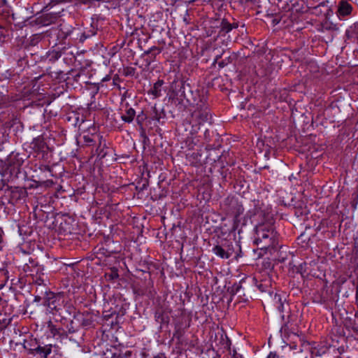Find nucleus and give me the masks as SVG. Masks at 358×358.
I'll return each mask as SVG.
<instances>
[{
    "mask_svg": "<svg viewBox=\"0 0 358 358\" xmlns=\"http://www.w3.org/2000/svg\"><path fill=\"white\" fill-rule=\"evenodd\" d=\"M256 244L264 243L265 246L275 245L277 243V232L269 224H259L256 227Z\"/></svg>",
    "mask_w": 358,
    "mask_h": 358,
    "instance_id": "1",
    "label": "nucleus"
},
{
    "mask_svg": "<svg viewBox=\"0 0 358 358\" xmlns=\"http://www.w3.org/2000/svg\"><path fill=\"white\" fill-rule=\"evenodd\" d=\"M192 121L194 122L192 125V129L197 132L200 129V126L207 122L211 118L209 110L207 107L198 108L192 113Z\"/></svg>",
    "mask_w": 358,
    "mask_h": 358,
    "instance_id": "2",
    "label": "nucleus"
},
{
    "mask_svg": "<svg viewBox=\"0 0 358 358\" xmlns=\"http://www.w3.org/2000/svg\"><path fill=\"white\" fill-rule=\"evenodd\" d=\"M352 6L345 1H341L338 6L337 15L340 19L351 14Z\"/></svg>",
    "mask_w": 358,
    "mask_h": 358,
    "instance_id": "3",
    "label": "nucleus"
},
{
    "mask_svg": "<svg viewBox=\"0 0 358 358\" xmlns=\"http://www.w3.org/2000/svg\"><path fill=\"white\" fill-rule=\"evenodd\" d=\"M213 252L215 255H216L217 256H218L222 259H228L233 254V251L231 248L225 250L220 245L215 246L213 248Z\"/></svg>",
    "mask_w": 358,
    "mask_h": 358,
    "instance_id": "4",
    "label": "nucleus"
},
{
    "mask_svg": "<svg viewBox=\"0 0 358 358\" xmlns=\"http://www.w3.org/2000/svg\"><path fill=\"white\" fill-rule=\"evenodd\" d=\"M52 345H46L45 346H38L36 348L31 350V353H37L39 354L43 358H48V355H50L52 352Z\"/></svg>",
    "mask_w": 358,
    "mask_h": 358,
    "instance_id": "5",
    "label": "nucleus"
},
{
    "mask_svg": "<svg viewBox=\"0 0 358 358\" xmlns=\"http://www.w3.org/2000/svg\"><path fill=\"white\" fill-rule=\"evenodd\" d=\"M136 112L132 108L126 110L125 113L122 115V119L125 122L130 123L134 120Z\"/></svg>",
    "mask_w": 358,
    "mask_h": 358,
    "instance_id": "6",
    "label": "nucleus"
},
{
    "mask_svg": "<svg viewBox=\"0 0 358 358\" xmlns=\"http://www.w3.org/2000/svg\"><path fill=\"white\" fill-rule=\"evenodd\" d=\"M162 81H159L156 83L153 86V89L152 90L151 93L155 98L159 97L161 95L160 87L162 85Z\"/></svg>",
    "mask_w": 358,
    "mask_h": 358,
    "instance_id": "7",
    "label": "nucleus"
},
{
    "mask_svg": "<svg viewBox=\"0 0 358 358\" xmlns=\"http://www.w3.org/2000/svg\"><path fill=\"white\" fill-rule=\"evenodd\" d=\"M83 138L84 139L85 143H86L88 145L94 141L93 135L85 134L83 135Z\"/></svg>",
    "mask_w": 358,
    "mask_h": 358,
    "instance_id": "8",
    "label": "nucleus"
},
{
    "mask_svg": "<svg viewBox=\"0 0 358 358\" xmlns=\"http://www.w3.org/2000/svg\"><path fill=\"white\" fill-rule=\"evenodd\" d=\"M233 29V27L231 24L228 22H223L222 29L224 30L227 33Z\"/></svg>",
    "mask_w": 358,
    "mask_h": 358,
    "instance_id": "9",
    "label": "nucleus"
},
{
    "mask_svg": "<svg viewBox=\"0 0 358 358\" xmlns=\"http://www.w3.org/2000/svg\"><path fill=\"white\" fill-rule=\"evenodd\" d=\"M50 300H51V299H49V302H48V306H49V308H51V309H56V308H57V306H55V305L53 304V303H52L50 302Z\"/></svg>",
    "mask_w": 358,
    "mask_h": 358,
    "instance_id": "10",
    "label": "nucleus"
},
{
    "mask_svg": "<svg viewBox=\"0 0 358 358\" xmlns=\"http://www.w3.org/2000/svg\"><path fill=\"white\" fill-rule=\"evenodd\" d=\"M268 358H277V357L275 354L270 353Z\"/></svg>",
    "mask_w": 358,
    "mask_h": 358,
    "instance_id": "11",
    "label": "nucleus"
},
{
    "mask_svg": "<svg viewBox=\"0 0 358 358\" xmlns=\"http://www.w3.org/2000/svg\"><path fill=\"white\" fill-rule=\"evenodd\" d=\"M92 130H93V131H94V132H96V127H93Z\"/></svg>",
    "mask_w": 358,
    "mask_h": 358,
    "instance_id": "12",
    "label": "nucleus"
}]
</instances>
